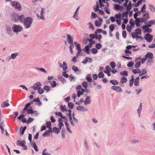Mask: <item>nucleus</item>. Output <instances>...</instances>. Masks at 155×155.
Listing matches in <instances>:
<instances>
[{
  "label": "nucleus",
  "mask_w": 155,
  "mask_h": 155,
  "mask_svg": "<svg viewBox=\"0 0 155 155\" xmlns=\"http://www.w3.org/2000/svg\"><path fill=\"white\" fill-rule=\"evenodd\" d=\"M32 19L30 17H28L25 18L24 22V25L26 28L30 27L32 22Z\"/></svg>",
  "instance_id": "nucleus-1"
},
{
  "label": "nucleus",
  "mask_w": 155,
  "mask_h": 155,
  "mask_svg": "<svg viewBox=\"0 0 155 155\" xmlns=\"http://www.w3.org/2000/svg\"><path fill=\"white\" fill-rule=\"evenodd\" d=\"M150 18L149 15L147 11L143 12V17L141 18V21L142 22H146L147 20Z\"/></svg>",
  "instance_id": "nucleus-2"
},
{
  "label": "nucleus",
  "mask_w": 155,
  "mask_h": 155,
  "mask_svg": "<svg viewBox=\"0 0 155 155\" xmlns=\"http://www.w3.org/2000/svg\"><path fill=\"white\" fill-rule=\"evenodd\" d=\"M12 28L13 31L15 32H20L22 30V28L21 26L16 24L14 25Z\"/></svg>",
  "instance_id": "nucleus-3"
},
{
  "label": "nucleus",
  "mask_w": 155,
  "mask_h": 155,
  "mask_svg": "<svg viewBox=\"0 0 155 155\" xmlns=\"http://www.w3.org/2000/svg\"><path fill=\"white\" fill-rule=\"evenodd\" d=\"M153 54L150 52H148L145 55V57L147 59V61L150 62H152L153 58Z\"/></svg>",
  "instance_id": "nucleus-4"
},
{
  "label": "nucleus",
  "mask_w": 155,
  "mask_h": 155,
  "mask_svg": "<svg viewBox=\"0 0 155 155\" xmlns=\"http://www.w3.org/2000/svg\"><path fill=\"white\" fill-rule=\"evenodd\" d=\"M75 46L77 47V49L78 50V52L77 54V56L78 57L80 54L81 52L80 45V44H78L76 41L74 42Z\"/></svg>",
  "instance_id": "nucleus-5"
},
{
  "label": "nucleus",
  "mask_w": 155,
  "mask_h": 155,
  "mask_svg": "<svg viewBox=\"0 0 155 155\" xmlns=\"http://www.w3.org/2000/svg\"><path fill=\"white\" fill-rule=\"evenodd\" d=\"M12 5L15 9H18V10H20L21 9V6L20 4L16 1L12 2Z\"/></svg>",
  "instance_id": "nucleus-6"
},
{
  "label": "nucleus",
  "mask_w": 155,
  "mask_h": 155,
  "mask_svg": "<svg viewBox=\"0 0 155 155\" xmlns=\"http://www.w3.org/2000/svg\"><path fill=\"white\" fill-rule=\"evenodd\" d=\"M12 20L14 22H17L19 20V16L16 13H13L11 15Z\"/></svg>",
  "instance_id": "nucleus-7"
},
{
  "label": "nucleus",
  "mask_w": 155,
  "mask_h": 155,
  "mask_svg": "<svg viewBox=\"0 0 155 155\" xmlns=\"http://www.w3.org/2000/svg\"><path fill=\"white\" fill-rule=\"evenodd\" d=\"M144 38L147 42H150L153 39V36L149 34H148L145 35Z\"/></svg>",
  "instance_id": "nucleus-8"
},
{
  "label": "nucleus",
  "mask_w": 155,
  "mask_h": 155,
  "mask_svg": "<svg viewBox=\"0 0 155 155\" xmlns=\"http://www.w3.org/2000/svg\"><path fill=\"white\" fill-rule=\"evenodd\" d=\"M147 26V25L143 26L142 27V29L144 30L145 32L147 33L151 32L152 31V29L151 28H149L150 27H148Z\"/></svg>",
  "instance_id": "nucleus-9"
},
{
  "label": "nucleus",
  "mask_w": 155,
  "mask_h": 155,
  "mask_svg": "<svg viewBox=\"0 0 155 155\" xmlns=\"http://www.w3.org/2000/svg\"><path fill=\"white\" fill-rule=\"evenodd\" d=\"M111 88L118 92H121L122 91L120 87L119 86H112L111 87Z\"/></svg>",
  "instance_id": "nucleus-10"
},
{
  "label": "nucleus",
  "mask_w": 155,
  "mask_h": 155,
  "mask_svg": "<svg viewBox=\"0 0 155 155\" xmlns=\"http://www.w3.org/2000/svg\"><path fill=\"white\" fill-rule=\"evenodd\" d=\"M114 9L118 11H122L123 9V7L120 6L117 4H114Z\"/></svg>",
  "instance_id": "nucleus-11"
},
{
  "label": "nucleus",
  "mask_w": 155,
  "mask_h": 155,
  "mask_svg": "<svg viewBox=\"0 0 155 155\" xmlns=\"http://www.w3.org/2000/svg\"><path fill=\"white\" fill-rule=\"evenodd\" d=\"M9 101L7 100L5 101H4L1 104L2 107L3 108L5 107H7L9 106L10 104L8 103Z\"/></svg>",
  "instance_id": "nucleus-12"
},
{
  "label": "nucleus",
  "mask_w": 155,
  "mask_h": 155,
  "mask_svg": "<svg viewBox=\"0 0 155 155\" xmlns=\"http://www.w3.org/2000/svg\"><path fill=\"white\" fill-rule=\"evenodd\" d=\"M138 0H133V2H135L137 1ZM145 2L146 1V0H139L137 3V4L135 5V7H138L140 5H141L142 4V2Z\"/></svg>",
  "instance_id": "nucleus-13"
},
{
  "label": "nucleus",
  "mask_w": 155,
  "mask_h": 155,
  "mask_svg": "<svg viewBox=\"0 0 155 155\" xmlns=\"http://www.w3.org/2000/svg\"><path fill=\"white\" fill-rule=\"evenodd\" d=\"M68 111L69 113L68 118H69V120L71 122V124L73 126H74V123L72 121V119L71 116V110H68Z\"/></svg>",
  "instance_id": "nucleus-14"
},
{
  "label": "nucleus",
  "mask_w": 155,
  "mask_h": 155,
  "mask_svg": "<svg viewBox=\"0 0 155 155\" xmlns=\"http://www.w3.org/2000/svg\"><path fill=\"white\" fill-rule=\"evenodd\" d=\"M44 10V9L41 8V12L40 16H39V15L37 14V16L38 18H40L41 19L44 20V17L43 15V11Z\"/></svg>",
  "instance_id": "nucleus-15"
},
{
  "label": "nucleus",
  "mask_w": 155,
  "mask_h": 155,
  "mask_svg": "<svg viewBox=\"0 0 155 155\" xmlns=\"http://www.w3.org/2000/svg\"><path fill=\"white\" fill-rule=\"evenodd\" d=\"M85 91V90L83 88H82L81 90L78 91H77V96L78 97H79L81 96L82 95Z\"/></svg>",
  "instance_id": "nucleus-16"
},
{
  "label": "nucleus",
  "mask_w": 155,
  "mask_h": 155,
  "mask_svg": "<svg viewBox=\"0 0 155 155\" xmlns=\"http://www.w3.org/2000/svg\"><path fill=\"white\" fill-rule=\"evenodd\" d=\"M77 109L78 110L83 111H86L87 110L84 107L81 106H78L77 107Z\"/></svg>",
  "instance_id": "nucleus-17"
},
{
  "label": "nucleus",
  "mask_w": 155,
  "mask_h": 155,
  "mask_svg": "<svg viewBox=\"0 0 155 155\" xmlns=\"http://www.w3.org/2000/svg\"><path fill=\"white\" fill-rule=\"evenodd\" d=\"M52 132V130L51 129H49L48 130H46L43 134V136L44 137L46 136H49L50 135V133Z\"/></svg>",
  "instance_id": "nucleus-18"
},
{
  "label": "nucleus",
  "mask_w": 155,
  "mask_h": 155,
  "mask_svg": "<svg viewBox=\"0 0 155 155\" xmlns=\"http://www.w3.org/2000/svg\"><path fill=\"white\" fill-rule=\"evenodd\" d=\"M148 24L146 25L148 27H151L153 25H155V20H151L148 22Z\"/></svg>",
  "instance_id": "nucleus-19"
},
{
  "label": "nucleus",
  "mask_w": 155,
  "mask_h": 155,
  "mask_svg": "<svg viewBox=\"0 0 155 155\" xmlns=\"http://www.w3.org/2000/svg\"><path fill=\"white\" fill-rule=\"evenodd\" d=\"M91 103L90 98L89 96H87L84 101V104L85 105L90 104Z\"/></svg>",
  "instance_id": "nucleus-20"
},
{
  "label": "nucleus",
  "mask_w": 155,
  "mask_h": 155,
  "mask_svg": "<svg viewBox=\"0 0 155 155\" xmlns=\"http://www.w3.org/2000/svg\"><path fill=\"white\" fill-rule=\"evenodd\" d=\"M25 143V141L24 140H18L17 141V145L18 146H22Z\"/></svg>",
  "instance_id": "nucleus-21"
},
{
  "label": "nucleus",
  "mask_w": 155,
  "mask_h": 155,
  "mask_svg": "<svg viewBox=\"0 0 155 155\" xmlns=\"http://www.w3.org/2000/svg\"><path fill=\"white\" fill-rule=\"evenodd\" d=\"M136 24L137 27H139L140 26V22H142L141 21V18H137L136 19Z\"/></svg>",
  "instance_id": "nucleus-22"
},
{
  "label": "nucleus",
  "mask_w": 155,
  "mask_h": 155,
  "mask_svg": "<svg viewBox=\"0 0 155 155\" xmlns=\"http://www.w3.org/2000/svg\"><path fill=\"white\" fill-rule=\"evenodd\" d=\"M60 108L61 111L63 112L67 111V109L65 105H61L60 106Z\"/></svg>",
  "instance_id": "nucleus-23"
},
{
  "label": "nucleus",
  "mask_w": 155,
  "mask_h": 155,
  "mask_svg": "<svg viewBox=\"0 0 155 155\" xmlns=\"http://www.w3.org/2000/svg\"><path fill=\"white\" fill-rule=\"evenodd\" d=\"M49 82L50 83L51 86L52 88L54 87L56 85V82L55 81H53L51 82L50 81H49Z\"/></svg>",
  "instance_id": "nucleus-24"
},
{
  "label": "nucleus",
  "mask_w": 155,
  "mask_h": 155,
  "mask_svg": "<svg viewBox=\"0 0 155 155\" xmlns=\"http://www.w3.org/2000/svg\"><path fill=\"white\" fill-rule=\"evenodd\" d=\"M127 81V78L124 76L122 77L120 79V83L122 84L126 83Z\"/></svg>",
  "instance_id": "nucleus-25"
},
{
  "label": "nucleus",
  "mask_w": 155,
  "mask_h": 155,
  "mask_svg": "<svg viewBox=\"0 0 155 155\" xmlns=\"http://www.w3.org/2000/svg\"><path fill=\"white\" fill-rule=\"evenodd\" d=\"M31 146L34 148L36 151H38V149L35 142H32L31 143Z\"/></svg>",
  "instance_id": "nucleus-26"
},
{
  "label": "nucleus",
  "mask_w": 155,
  "mask_h": 155,
  "mask_svg": "<svg viewBox=\"0 0 155 155\" xmlns=\"http://www.w3.org/2000/svg\"><path fill=\"white\" fill-rule=\"evenodd\" d=\"M70 45L69 46L70 51L71 53L72 54L73 53V51L72 50L73 48H74V43H72L69 44Z\"/></svg>",
  "instance_id": "nucleus-27"
},
{
  "label": "nucleus",
  "mask_w": 155,
  "mask_h": 155,
  "mask_svg": "<svg viewBox=\"0 0 155 155\" xmlns=\"http://www.w3.org/2000/svg\"><path fill=\"white\" fill-rule=\"evenodd\" d=\"M114 17L116 19H121L122 15L121 13H119L116 14L115 15Z\"/></svg>",
  "instance_id": "nucleus-28"
},
{
  "label": "nucleus",
  "mask_w": 155,
  "mask_h": 155,
  "mask_svg": "<svg viewBox=\"0 0 155 155\" xmlns=\"http://www.w3.org/2000/svg\"><path fill=\"white\" fill-rule=\"evenodd\" d=\"M139 77H138L135 79V81L134 82V84L135 86H138L139 85Z\"/></svg>",
  "instance_id": "nucleus-29"
},
{
  "label": "nucleus",
  "mask_w": 155,
  "mask_h": 155,
  "mask_svg": "<svg viewBox=\"0 0 155 155\" xmlns=\"http://www.w3.org/2000/svg\"><path fill=\"white\" fill-rule=\"evenodd\" d=\"M18 55V53H16L14 54H12L11 55L10 59H14Z\"/></svg>",
  "instance_id": "nucleus-30"
},
{
  "label": "nucleus",
  "mask_w": 155,
  "mask_h": 155,
  "mask_svg": "<svg viewBox=\"0 0 155 155\" xmlns=\"http://www.w3.org/2000/svg\"><path fill=\"white\" fill-rule=\"evenodd\" d=\"M73 38L71 36L68 35V43H73Z\"/></svg>",
  "instance_id": "nucleus-31"
},
{
  "label": "nucleus",
  "mask_w": 155,
  "mask_h": 155,
  "mask_svg": "<svg viewBox=\"0 0 155 155\" xmlns=\"http://www.w3.org/2000/svg\"><path fill=\"white\" fill-rule=\"evenodd\" d=\"M114 28L115 26L113 24H111L109 26L110 31L111 32L112 31L114 30Z\"/></svg>",
  "instance_id": "nucleus-32"
},
{
  "label": "nucleus",
  "mask_w": 155,
  "mask_h": 155,
  "mask_svg": "<svg viewBox=\"0 0 155 155\" xmlns=\"http://www.w3.org/2000/svg\"><path fill=\"white\" fill-rule=\"evenodd\" d=\"M96 7L95 8H94V10L95 12H96L97 11H98L99 10V5L98 3L97 2H96Z\"/></svg>",
  "instance_id": "nucleus-33"
},
{
  "label": "nucleus",
  "mask_w": 155,
  "mask_h": 155,
  "mask_svg": "<svg viewBox=\"0 0 155 155\" xmlns=\"http://www.w3.org/2000/svg\"><path fill=\"white\" fill-rule=\"evenodd\" d=\"M135 32L137 35L138 34L140 35L141 34V31L140 28H138L135 30Z\"/></svg>",
  "instance_id": "nucleus-34"
},
{
  "label": "nucleus",
  "mask_w": 155,
  "mask_h": 155,
  "mask_svg": "<svg viewBox=\"0 0 155 155\" xmlns=\"http://www.w3.org/2000/svg\"><path fill=\"white\" fill-rule=\"evenodd\" d=\"M132 71L135 74L139 73L141 72V71L139 69H133Z\"/></svg>",
  "instance_id": "nucleus-35"
},
{
  "label": "nucleus",
  "mask_w": 155,
  "mask_h": 155,
  "mask_svg": "<svg viewBox=\"0 0 155 155\" xmlns=\"http://www.w3.org/2000/svg\"><path fill=\"white\" fill-rule=\"evenodd\" d=\"M44 89L46 90L47 92L49 91L50 90V87L48 86H45L44 87Z\"/></svg>",
  "instance_id": "nucleus-36"
},
{
  "label": "nucleus",
  "mask_w": 155,
  "mask_h": 155,
  "mask_svg": "<svg viewBox=\"0 0 155 155\" xmlns=\"http://www.w3.org/2000/svg\"><path fill=\"white\" fill-rule=\"evenodd\" d=\"M110 66L112 68H114L116 66V64L115 62L112 61L110 63Z\"/></svg>",
  "instance_id": "nucleus-37"
},
{
  "label": "nucleus",
  "mask_w": 155,
  "mask_h": 155,
  "mask_svg": "<svg viewBox=\"0 0 155 155\" xmlns=\"http://www.w3.org/2000/svg\"><path fill=\"white\" fill-rule=\"evenodd\" d=\"M36 69L37 70H38L41 72H43L44 73H46V70L43 68H36Z\"/></svg>",
  "instance_id": "nucleus-38"
},
{
  "label": "nucleus",
  "mask_w": 155,
  "mask_h": 155,
  "mask_svg": "<svg viewBox=\"0 0 155 155\" xmlns=\"http://www.w3.org/2000/svg\"><path fill=\"white\" fill-rule=\"evenodd\" d=\"M110 82L114 85H117L118 84V82L116 80H111L110 81Z\"/></svg>",
  "instance_id": "nucleus-39"
},
{
  "label": "nucleus",
  "mask_w": 155,
  "mask_h": 155,
  "mask_svg": "<svg viewBox=\"0 0 155 155\" xmlns=\"http://www.w3.org/2000/svg\"><path fill=\"white\" fill-rule=\"evenodd\" d=\"M98 77L100 78H103L104 77V74L102 72H100L98 74Z\"/></svg>",
  "instance_id": "nucleus-40"
},
{
  "label": "nucleus",
  "mask_w": 155,
  "mask_h": 155,
  "mask_svg": "<svg viewBox=\"0 0 155 155\" xmlns=\"http://www.w3.org/2000/svg\"><path fill=\"white\" fill-rule=\"evenodd\" d=\"M102 47V45L100 43H97L95 45V47L97 49H100Z\"/></svg>",
  "instance_id": "nucleus-41"
},
{
  "label": "nucleus",
  "mask_w": 155,
  "mask_h": 155,
  "mask_svg": "<svg viewBox=\"0 0 155 155\" xmlns=\"http://www.w3.org/2000/svg\"><path fill=\"white\" fill-rule=\"evenodd\" d=\"M82 86L86 89L88 86V83L86 81L82 83Z\"/></svg>",
  "instance_id": "nucleus-42"
},
{
  "label": "nucleus",
  "mask_w": 155,
  "mask_h": 155,
  "mask_svg": "<svg viewBox=\"0 0 155 155\" xmlns=\"http://www.w3.org/2000/svg\"><path fill=\"white\" fill-rule=\"evenodd\" d=\"M62 67L63 68V69L64 70H65L67 69V64L65 62H63V65L62 66Z\"/></svg>",
  "instance_id": "nucleus-43"
},
{
  "label": "nucleus",
  "mask_w": 155,
  "mask_h": 155,
  "mask_svg": "<svg viewBox=\"0 0 155 155\" xmlns=\"http://www.w3.org/2000/svg\"><path fill=\"white\" fill-rule=\"evenodd\" d=\"M146 6L145 4H144L143 6L142 7L141 10L140 12H144L145 11L144 10L146 9Z\"/></svg>",
  "instance_id": "nucleus-44"
},
{
  "label": "nucleus",
  "mask_w": 155,
  "mask_h": 155,
  "mask_svg": "<svg viewBox=\"0 0 155 155\" xmlns=\"http://www.w3.org/2000/svg\"><path fill=\"white\" fill-rule=\"evenodd\" d=\"M4 124V122L3 121H2L0 124V128L1 129L2 131V134L4 132V129L3 128V126Z\"/></svg>",
  "instance_id": "nucleus-45"
},
{
  "label": "nucleus",
  "mask_w": 155,
  "mask_h": 155,
  "mask_svg": "<svg viewBox=\"0 0 155 155\" xmlns=\"http://www.w3.org/2000/svg\"><path fill=\"white\" fill-rule=\"evenodd\" d=\"M91 51L93 54H95L97 53L98 51L96 48H94L91 50Z\"/></svg>",
  "instance_id": "nucleus-46"
},
{
  "label": "nucleus",
  "mask_w": 155,
  "mask_h": 155,
  "mask_svg": "<svg viewBox=\"0 0 155 155\" xmlns=\"http://www.w3.org/2000/svg\"><path fill=\"white\" fill-rule=\"evenodd\" d=\"M25 18L24 15H21L19 16V19L20 20L21 22H23Z\"/></svg>",
  "instance_id": "nucleus-47"
},
{
  "label": "nucleus",
  "mask_w": 155,
  "mask_h": 155,
  "mask_svg": "<svg viewBox=\"0 0 155 155\" xmlns=\"http://www.w3.org/2000/svg\"><path fill=\"white\" fill-rule=\"evenodd\" d=\"M87 25L89 26V28L92 30L94 29V27L91 22H89L87 24Z\"/></svg>",
  "instance_id": "nucleus-48"
},
{
  "label": "nucleus",
  "mask_w": 155,
  "mask_h": 155,
  "mask_svg": "<svg viewBox=\"0 0 155 155\" xmlns=\"http://www.w3.org/2000/svg\"><path fill=\"white\" fill-rule=\"evenodd\" d=\"M38 93L39 94H42L43 92V90L42 88L38 87Z\"/></svg>",
  "instance_id": "nucleus-49"
},
{
  "label": "nucleus",
  "mask_w": 155,
  "mask_h": 155,
  "mask_svg": "<svg viewBox=\"0 0 155 155\" xmlns=\"http://www.w3.org/2000/svg\"><path fill=\"white\" fill-rule=\"evenodd\" d=\"M150 9L152 12H153L155 11V8L153 5H150Z\"/></svg>",
  "instance_id": "nucleus-50"
},
{
  "label": "nucleus",
  "mask_w": 155,
  "mask_h": 155,
  "mask_svg": "<svg viewBox=\"0 0 155 155\" xmlns=\"http://www.w3.org/2000/svg\"><path fill=\"white\" fill-rule=\"evenodd\" d=\"M142 103H141L140 104L139 108L137 109V112L138 113H139V116H140V113L142 109Z\"/></svg>",
  "instance_id": "nucleus-51"
},
{
  "label": "nucleus",
  "mask_w": 155,
  "mask_h": 155,
  "mask_svg": "<svg viewBox=\"0 0 155 155\" xmlns=\"http://www.w3.org/2000/svg\"><path fill=\"white\" fill-rule=\"evenodd\" d=\"M132 36L134 38H137L138 36V35L135 32L132 33Z\"/></svg>",
  "instance_id": "nucleus-52"
},
{
  "label": "nucleus",
  "mask_w": 155,
  "mask_h": 155,
  "mask_svg": "<svg viewBox=\"0 0 155 155\" xmlns=\"http://www.w3.org/2000/svg\"><path fill=\"white\" fill-rule=\"evenodd\" d=\"M141 60V57H139L138 58H136L135 60V62L137 63H141L140 61Z\"/></svg>",
  "instance_id": "nucleus-53"
},
{
  "label": "nucleus",
  "mask_w": 155,
  "mask_h": 155,
  "mask_svg": "<svg viewBox=\"0 0 155 155\" xmlns=\"http://www.w3.org/2000/svg\"><path fill=\"white\" fill-rule=\"evenodd\" d=\"M120 74L122 75L127 76L128 75L127 72L126 71L121 72Z\"/></svg>",
  "instance_id": "nucleus-54"
},
{
  "label": "nucleus",
  "mask_w": 155,
  "mask_h": 155,
  "mask_svg": "<svg viewBox=\"0 0 155 155\" xmlns=\"http://www.w3.org/2000/svg\"><path fill=\"white\" fill-rule=\"evenodd\" d=\"M84 49L85 50L86 52L88 54L89 53V47L88 46H85Z\"/></svg>",
  "instance_id": "nucleus-55"
},
{
  "label": "nucleus",
  "mask_w": 155,
  "mask_h": 155,
  "mask_svg": "<svg viewBox=\"0 0 155 155\" xmlns=\"http://www.w3.org/2000/svg\"><path fill=\"white\" fill-rule=\"evenodd\" d=\"M51 123L50 122H47L46 123V125H47V127L48 128H49V129H51Z\"/></svg>",
  "instance_id": "nucleus-56"
},
{
  "label": "nucleus",
  "mask_w": 155,
  "mask_h": 155,
  "mask_svg": "<svg viewBox=\"0 0 155 155\" xmlns=\"http://www.w3.org/2000/svg\"><path fill=\"white\" fill-rule=\"evenodd\" d=\"M74 104L71 102L68 103V107L70 109H72L74 107Z\"/></svg>",
  "instance_id": "nucleus-57"
},
{
  "label": "nucleus",
  "mask_w": 155,
  "mask_h": 155,
  "mask_svg": "<svg viewBox=\"0 0 155 155\" xmlns=\"http://www.w3.org/2000/svg\"><path fill=\"white\" fill-rule=\"evenodd\" d=\"M101 35H99L95 37L96 39H98L99 42H100L101 39Z\"/></svg>",
  "instance_id": "nucleus-58"
},
{
  "label": "nucleus",
  "mask_w": 155,
  "mask_h": 155,
  "mask_svg": "<svg viewBox=\"0 0 155 155\" xmlns=\"http://www.w3.org/2000/svg\"><path fill=\"white\" fill-rule=\"evenodd\" d=\"M55 114L56 115H58L59 116H60L61 118H64V117L62 116V115L61 112H59L58 113L57 112H55Z\"/></svg>",
  "instance_id": "nucleus-59"
},
{
  "label": "nucleus",
  "mask_w": 155,
  "mask_h": 155,
  "mask_svg": "<svg viewBox=\"0 0 155 155\" xmlns=\"http://www.w3.org/2000/svg\"><path fill=\"white\" fill-rule=\"evenodd\" d=\"M134 64V62L133 61H131L127 64V66L128 67H131L133 66Z\"/></svg>",
  "instance_id": "nucleus-60"
},
{
  "label": "nucleus",
  "mask_w": 155,
  "mask_h": 155,
  "mask_svg": "<svg viewBox=\"0 0 155 155\" xmlns=\"http://www.w3.org/2000/svg\"><path fill=\"white\" fill-rule=\"evenodd\" d=\"M121 19H116L115 20L116 22L118 25H121Z\"/></svg>",
  "instance_id": "nucleus-61"
},
{
  "label": "nucleus",
  "mask_w": 155,
  "mask_h": 155,
  "mask_svg": "<svg viewBox=\"0 0 155 155\" xmlns=\"http://www.w3.org/2000/svg\"><path fill=\"white\" fill-rule=\"evenodd\" d=\"M97 16V14L94 12H92L91 13V18H95Z\"/></svg>",
  "instance_id": "nucleus-62"
},
{
  "label": "nucleus",
  "mask_w": 155,
  "mask_h": 155,
  "mask_svg": "<svg viewBox=\"0 0 155 155\" xmlns=\"http://www.w3.org/2000/svg\"><path fill=\"white\" fill-rule=\"evenodd\" d=\"M83 102H84V100L82 98H81L79 102H76L75 103L78 105H80L81 103Z\"/></svg>",
  "instance_id": "nucleus-63"
},
{
  "label": "nucleus",
  "mask_w": 155,
  "mask_h": 155,
  "mask_svg": "<svg viewBox=\"0 0 155 155\" xmlns=\"http://www.w3.org/2000/svg\"><path fill=\"white\" fill-rule=\"evenodd\" d=\"M46 150V149L44 150L43 152H42V155H51V154L49 153H45V151Z\"/></svg>",
  "instance_id": "nucleus-64"
}]
</instances>
